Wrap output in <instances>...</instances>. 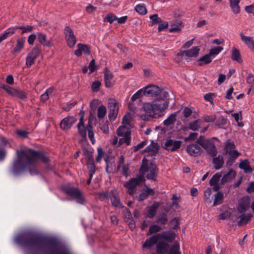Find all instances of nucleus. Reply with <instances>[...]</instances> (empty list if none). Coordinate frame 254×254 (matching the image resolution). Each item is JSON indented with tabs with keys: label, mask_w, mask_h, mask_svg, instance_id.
Here are the masks:
<instances>
[{
	"label": "nucleus",
	"mask_w": 254,
	"mask_h": 254,
	"mask_svg": "<svg viewBox=\"0 0 254 254\" xmlns=\"http://www.w3.org/2000/svg\"><path fill=\"white\" fill-rule=\"evenodd\" d=\"M143 90L144 95L152 100V102L143 104L144 112L152 118L162 117L169 106L168 93L163 88L153 84L144 87Z\"/></svg>",
	"instance_id": "obj_1"
},
{
	"label": "nucleus",
	"mask_w": 254,
	"mask_h": 254,
	"mask_svg": "<svg viewBox=\"0 0 254 254\" xmlns=\"http://www.w3.org/2000/svg\"><path fill=\"white\" fill-rule=\"evenodd\" d=\"M16 154L17 158L13 162L11 169L15 174L22 172L26 169H29L31 175L36 174L37 171L35 169L30 170V167H33L39 160L45 163L49 161L48 157L43 152L27 148L17 150Z\"/></svg>",
	"instance_id": "obj_2"
},
{
	"label": "nucleus",
	"mask_w": 254,
	"mask_h": 254,
	"mask_svg": "<svg viewBox=\"0 0 254 254\" xmlns=\"http://www.w3.org/2000/svg\"><path fill=\"white\" fill-rule=\"evenodd\" d=\"M16 242L29 249L46 250L47 254H70L64 248L53 243H47L40 238L21 235L16 237Z\"/></svg>",
	"instance_id": "obj_3"
},
{
	"label": "nucleus",
	"mask_w": 254,
	"mask_h": 254,
	"mask_svg": "<svg viewBox=\"0 0 254 254\" xmlns=\"http://www.w3.org/2000/svg\"><path fill=\"white\" fill-rule=\"evenodd\" d=\"M176 238V234L171 231H164L153 235L147 239L142 245L144 248H150L156 244L159 240H165L167 242H173Z\"/></svg>",
	"instance_id": "obj_4"
},
{
	"label": "nucleus",
	"mask_w": 254,
	"mask_h": 254,
	"mask_svg": "<svg viewBox=\"0 0 254 254\" xmlns=\"http://www.w3.org/2000/svg\"><path fill=\"white\" fill-rule=\"evenodd\" d=\"M140 173L142 178H143L144 175L146 174V177L147 179L155 181L157 173L156 165L152 162L148 164L147 160L143 159L142 160V165L140 168Z\"/></svg>",
	"instance_id": "obj_5"
},
{
	"label": "nucleus",
	"mask_w": 254,
	"mask_h": 254,
	"mask_svg": "<svg viewBox=\"0 0 254 254\" xmlns=\"http://www.w3.org/2000/svg\"><path fill=\"white\" fill-rule=\"evenodd\" d=\"M67 194L75 199L77 203L83 204L86 202L85 198L80 190L75 187H67L64 190Z\"/></svg>",
	"instance_id": "obj_6"
},
{
	"label": "nucleus",
	"mask_w": 254,
	"mask_h": 254,
	"mask_svg": "<svg viewBox=\"0 0 254 254\" xmlns=\"http://www.w3.org/2000/svg\"><path fill=\"white\" fill-rule=\"evenodd\" d=\"M117 132L119 136L124 137V138L119 140V144H122L125 143L127 145H130L131 130L128 127L126 126H121L118 128Z\"/></svg>",
	"instance_id": "obj_7"
},
{
	"label": "nucleus",
	"mask_w": 254,
	"mask_h": 254,
	"mask_svg": "<svg viewBox=\"0 0 254 254\" xmlns=\"http://www.w3.org/2000/svg\"><path fill=\"white\" fill-rule=\"evenodd\" d=\"M224 150L226 154H229L230 159L234 161L241 155L236 149V146L234 142H231L229 140L224 143Z\"/></svg>",
	"instance_id": "obj_8"
},
{
	"label": "nucleus",
	"mask_w": 254,
	"mask_h": 254,
	"mask_svg": "<svg viewBox=\"0 0 254 254\" xmlns=\"http://www.w3.org/2000/svg\"><path fill=\"white\" fill-rule=\"evenodd\" d=\"M142 181V177L138 176L126 182L124 184V187L127 189V191L129 194L133 195L135 192L136 187Z\"/></svg>",
	"instance_id": "obj_9"
},
{
	"label": "nucleus",
	"mask_w": 254,
	"mask_h": 254,
	"mask_svg": "<svg viewBox=\"0 0 254 254\" xmlns=\"http://www.w3.org/2000/svg\"><path fill=\"white\" fill-rule=\"evenodd\" d=\"M199 143L211 156L215 157L216 156L217 151L213 143L208 140H204Z\"/></svg>",
	"instance_id": "obj_10"
},
{
	"label": "nucleus",
	"mask_w": 254,
	"mask_h": 254,
	"mask_svg": "<svg viewBox=\"0 0 254 254\" xmlns=\"http://www.w3.org/2000/svg\"><path fill=\"white\" fill-rule=\"evenodd\" d=\"M40 54V50L37 47H35L30 52L28 53L26 57V65L27 67L31 66L35 63V59Z\"/></svg>",
	"instance_id": "obj_11"
},
{
	"label": "nucleus",
	"mask_w": 254,
	"mask_h": 254,
	"mask_svg": "<svg viewBox=\"0 0 254 254\" xmlns=\"http://www.w3.org/2000/svg\"><path fill=\"white\" fill-rule=\"evenodd\" d=\"M64 34L68 46L70 48L73 47L76 43V38L71 28L66 27L64 29Z\"/></svg>",
	"instance_id": "obj_12"
},
{
	"label": "nucleus",
	"mask_w": 254,
	"mask_h": 254,
	"mask_svg": "<svg viewBox=\"0 0 254 254\" xmlns=\"http://www.w3.org/2000/svg\"><path fill=\"white\" fill-rule=\"evenodd\" d=\"M143 95H144L143 88L138 90L131 97L132 103H129L128 104V108L130 111L135 112L137 111V108L134 107V102L139 99Z\"/></svg>",
	"instance_id": "obj_13"
},
{
	"label": "nucleus",
	"mask_w": 254,
	"mask_h": 254,
	"mask_svg": "<svg viewBox=\"0 0 254 254\" xmlns=\"http://www.w3.org/2000/svg\"><path fill=\"white\" fill-rule=\"evenodd\" d=\"M76 119L73 117H67L62 120L60 124V127L63 130L68 129L76 122Z\"/></svg>",
	"instance_id": "obj_14"
},
{
	"label": "nucleus",
	"mask_w": 254,
	"mask_h": 254,
	"mask_svg": "<svg viewBox=\"0 0 254 254\" xmlns=\"http://www.w3.org/2000/svg\"><path fill=\"white\" fill-rule=\"evenodd\" d=\"M182 144V141L173 139L168 140L165 143L164 148L171 151L178 149Z\"/></svg>",
	"instance_id": "obj_15"
},
{
	"label": "nucleus",
	"mask_w": 254,
	"mask_h": 254,
	"mask_svg": "<svg viewBox=\"0 0 254 254\" xmlns=\"http://www.w3.org/2000/svg\"><path fill=\"white\" fill-rule=\"evenodd\" d=\"M250 198L246 196L242 198L239 201V206L237 208L238 211L240 213L245 212L250 207Z\"/></svg>",
	"instance_id": "obj_16"
},
{
	"label": "nucleus",
	"mask_w": 254,
	"mask_h": 254,
	"mask_svg": "<svg viewBox=\"0 0 254 254\" xmlns=\"http://www.w3.org/2000/svg\"><path fill=\"white\" fill-rule=\"evenodd\" d=\"M165 240H159L156 243V252L158 254H165L169 249V244Z\"/></svg>",
	"instance_id": "obj_17"
},
{
	"label": "nucleus",
	"mask_w": 254,
	"mask_h": 254,
	"mask_svg": "<svg viewBox=\"0 0 254 254\" xmlns=\"http://www.w3.org/2000/svg\"><path fill=\"white\" fill-rule=\"evenodd\" d=\"M113 73L108 69H106L104 72V82L107 88L112 87L115 84V81L113 79Z\"/></svg>",
	"instance_id": "obj_18"
},
{
	"label": "nucleus",
	"mask_w": 254,
	"mask_h": 254,
	"mask_svg": "<svg viewBox=\"0 0 254 254\" xmlns=\"http://www.w3.org/2000/svg\"><path fill=\"white\" fill-rule=\"evenodd\" d=\"M109 197L111 200L112 205L115 207H120L121 204L119 198L118 192L116 190L110 191Z\"/></svg>",
	"instance_id": "obj_19"
},
{
	"label": "nucleus",
	"mask_w": 254,
	"mask_h": 254,
	"mask_svg": "<svg viewBox=\"0 0 254 254\" xmlns=\"http://www.w3.org/2000/svg\"><path fill=\"white\" fill-rule=\"evenodd\" d=\"M77 46L78 49L74 51V54L76 56H81L83 53L87 55L90 54V49L87 45L82 44H78Z\"/></svg>",
	"instance_id": "obj_20"
},
{
	"label": "nucleus",
	"mask_w": 254,
	"mask_h": 254,
	"mask_svg": "<svg viewBox=\"0 0 254 254\" xmlns=\"http://www.w3.org/2000/svg\"><path fill=\"white\" fill-rule=\"evenodd\" d=\"M37 36L38 41L44 46L51 47L52 46L51 39H47V36L45 34L41 32H38L37 33Z\"/></svg>",
	"instance_id": "obj_21"
},
{
	"label": "nucleus",
	"mask_w": 254,
	"mask_h": 254,
	"mask_svg": "<svg viewBox=\"0 0 254 254\" xmlns=\"http://www.w3.org/2000/svg\"><path fill=\"white\" fill-rule=\"evenodd\" d=\"M200 49L197 47H193L191 49L185 51L183 52L182 55H185L188 58H196L198 55Z\"/></svg>",
	"instance_id": "obj_22"
},
{
	"label": "nucleus",
	"mask_w": 254,
	"mask_h": 254,
	"mask_svg": "<svg viewBox=\"0 0 254 254\" xmlns=\"http://www.w3.org/2000/svg\"><path fill=\"white\" fill-rule=\"evenodd\" d=\"M187 150L190 155L196 156L200 154L201 148L196 144H191L187 147Z\"/></svg>",
	"instance_id": "obj_23"
},
{
	"label": "nucleus",
	"mask_w": 254,
	"mask_h": 254,
	"mask_svg": "<svg viewBox=\"0 0 254 254\" xmlns=\"http://www.w3.org/2000/svg\"><path fill=\"white\" fill-rule=\"evenodd\" d=\"M242 40L247 47L252 51H254V40L251 37L246 36L243 33H240Z\"/></svg>",
	"instance_id": "obj_24"
},
{
	"label": "nucleus",
	"mask_w": 254,
	"mask_h": 254,
	"mask_svg": "<svg viewBox=\"0 0 254 254\" xmlns=\"http://www.w3.org/2000/svg\"><path fill=\"white\" fill-rule=\"evenodd\" d=\"M158 151V146L157 143L151 142L144 150V152H147L148 155L153 156L155 155Z\"/></svg>",
	"instance_id": "obj_25"
},
{
	"label": "nucleus",
	"mask_w": 254,
	"mask_h": 254,
	"mask_svg": "<svg viewBox=\"0 0 254 254\" xmlns=\"http://www.w3.org/2000/svg\"><path fill=\"white\" fill-rule=\"evenodd\" d=\"M221 177V175L220 174L216 173L211 178L210 180V185L211 186H213V189L214 191H217L219 189L218 184Z\"/></svg>",
	"instance_id": "obj_26"
},
{
	"label": "nucleus",
	"mask_w": 254,
	"mask_h": 254,
	"mask_svg": "<svg viewBox=\"0 0 254 254\" xmlns=\"http://www.w3.org/2000/svg\"><path fill=\"white\" fill-rule=\"evenodd\" d=\"M231 59L238 63H242L243 62L239 50L235 47L232 49Z\"/></svg>",
	"instance_id": "obj_27"
},
{
	"label": "nucleus",
	"mask_w": 254,
	"mask_h": 254,
	"mask_svg": "<svg viewBox=\"0 0 254 254\" xmlns=\"http://www.w3.org/2000/svg\"><path fill=\"white\" fill-rule=\"evenodd\" d=\"M212 61V58H211L210 56L207 54L198 59L197 61V64L199 66H202L210 64Z\"/></svg>",
	"instance_id": "obj_28"
},
{
	"label": "nucleus",
	"mask_w": 254,
	"mask_h": 254,
	"mask_svg": "<svg viewBox=\"0 0 254 254\" xmlns=\"http://www.w3.org/2000/svg\"><path fill=\"white\" fill-rule=\"evenodd\" d=\"M86 165L88 169L89 175L90 177L93 176L96 170L94 158L86 160Z\"/></svg>",
	"instance_id": "obj_29"
},
{
	"label": "nucleus",
	"mask_w": 254,
	"mask_h": 254,
	"mask_svg": "<svg viewBox=\"0 0 254 254\" xmlns=\"http://www.w3.org/2000/svg\"><path fill=\"white\" fill-rule=\"evenodd\" d=\"M213 163L214 164V168L216 170H218L222 168L224 164L223 157L221 155H218L217 157L213 158Z\"/></svg>",
	"instance_id": "obj_30"
},
{
	"label": "nucleus",
	"mask_w": 254,
	"mask_h": 254,
	"mask_svg": "<svg viewBox=\"0 0 254 254\" xmlns=\"http://www.w3.org/2000/svg\"><path fill=\"white\" fill-rule=\"evenodd\" d=\"M77 128L79 133L83 137V138H85L86 135V130H87V127L85 128L84 126L82 118L80 119L79 122L77 125Z\"/></svg>",
	"instance_id": "obj_31"
},
{
	"label": "nucleus",
	"mask_w": 254,
	"mask_h": 254,
	"mask_svg": "<svg viewBox=\"0 0 254 254\" xmlns=\"http://www.w3.org/2000/svg\"><path fill=\"white\" fill-rule=\"evenodd\" d=\"M159 206L158 202L153 204L148 209L147 212V216L148 218H152L156 214V210Z\"/></svg>",
	"instance_id": "obj_32"
},
{
	"label": "nucleus",
	"mask_w": 254,
	"mask_h": 254,
	"mask_svg": "<svg viewBox=\"0 0 254 254\" xmlns=\"http://www.w3.org/2000/svg\"><path fill=\"white\" fill-rule=\"evenodd\" d=\"M25 42V38L22 37L18 39L16 41V45L13 50V52H19L23 48Z\"/></svg>",
	"instance_id": "obj_33"
},
{
	"label": "nucleus",
	"mask_w": 254,
	"mask_h": 254,
	"mask_svg": "<svg viewBox=\"0 0 254 254\" xmlns=\"http://www.w3.org/2000/svg\"><path fill=\"white\" fill-rule=\"evenodd\" d=\"M239 167L243 169L246 173H251L253 171L248 160L242 161L239 164Z\"/></svg>",
	"instance_id": "obj_34"
},
{
	"label": "nucleus",
	"mask_w": 254,
	"mask_h": 254,
	"mask_svg": "<svg viewBox=\"0 0 254 254\" xmlns=\"http://www.w3.org/2000/svg\"><path fill=\"white\" fill-rule=\"evenodd\" d=\"M178 112H175L171 114L164 121V125L168 126L173 124L176 121V117Z\"/></svg>",
	"instance_id": "obj_35"
},
{
	"label": "nucleus",
	"mask_w": 254,
	"mask_h": 254,
	"mask_svg": "<svg viewBox=\"0 0 254 254\" xmlns=\"http://www.w3.org/2000/svg\"><path fill=\"white\" fill-rule=\"evenodd\" d=\"M230 4L233 12L235 14H238L240 11L239 3L240 0H229Z\"/></svg>",
	"instance_id": "obj_36"
},
{
	"label": "nucleus",
	"mask_w": 254,
	"mask_h": 254,
	"mask_svg": "<svg viewBox=\"0 0 254 254\" xmlns=\"http://www.w3.org/2000/svg\"><path fill=\"white\" fill-rule=\"evenodd\" d=\"M109 111H119V104L117 101L114 99H110L108 102Z\"/></svg>",
	"instance_id": "obj_37"
},
{
	"label": "nucleus",
	"mask_w": 254,
	"mask_h": 254,
	"mask_svg": "<svg viewBox=\"0 0 254 254\" xmlns=\"http://www.w3.org/2000/svg\"><path fill=\"white\" fill-rule=\"evenodd\" d=\"M202 122L200 120H195L189 124V127L192 130H197L200 127Z\"/></svg>",
	"instance_id": "obj_38"
},
{
	"label": "nucleus",
	"mask_w": 254,
	"mask_h": 254,
	"mask_svg": "<svg viewBox=\"0 0 254 254\" xmlns=\"http://www.w3.org/2000/svg\"><path fill=\"white\" fill-rule=\"evenodd\" d=\"M236 175V172L234 170L231 169L227 174L223 176L222 179V181L224 182L230 181L235 177Z\"/></svg>",
	"instance_id": "obj_39"
},
{
	"label": "nucleus",
	"mask_w": 254,
	"mask_h": 254,
	"mask_svg": "<svg viewBox=\"0 0 254 254\" xmlns=\"http://www.w3.org/2000/svg\"><path fill=\"white\" fill-rule=\"evenodd\" d=\"M223 50V48L221 46L216 47L210 49L208 54L211 58H213L218 55Z\"/></svg>",
	"instance_id": "obj_40"
},
{
	"label": "nucleus",
	"mask_w": 254,
	"mask_h": 254,
	"mask_svg": "<svg viewBox=\"0 0 254 254\" xmlns=\"http://www.w3.org/2000/svg\"><path fill=\"white\" fill-rule=\"evenodd\" d=\"M223 199V194L221 192H218L215 195L213 205L216 206L222 203Z\"/></svg>",
	"instance_id": "obj_41"
},
{
	"label": "nucleus",
	"mask_w": 254,
	"mask_h": 254,
	"mask_svg": "<svg viewBox=\"0 0 254 254\" xmlns=\"http://www.w3.org/2000/svg\"><path fill=\"white\" fill-rule=\"evenodd\" d=\"M162 230V228L156 225L153 224L150 226L148 232L147 233V235L149 236L152 235V234L157 233V232L160 231Z\"/></svg>",
	"instance_id": "obj_42"
},
{
	"label": "nucleus",
	"mask_w": 254,
	"mask_h": 254,
	"mask_svg": "<svg viewBox=\"0 0 254 254\" xmlns=\"http://www.w3.org/2000/svg\"><path fill=\"white\" fill-rule=\"evenodd\" d=\"M82 151L83 154L86 156V160L89 159L91 158H93L92 153H93V149L89 147L88 148L83 147Z\"/></svg>",
	"instance_id": "obj_43"
},
{
	"label": "nucleus",
	"mask_w": 254,
	"mask_h": 254,
	"mask_svg": "<svg viewBox=\"0 0 254 254\" xmlns=\"http://www.w3.org/2000/svg\"><path fill=\"white\" fill-rule=\"evenodd\" d=\"M180 246L178 243H175L170 248L168 254H181L180 251Z\"/></svg>",
	"instance_id": "obj_44"
},
{
	"label": "nucleus",
	"mask_w": 254,
	"mask_h": 254,
	"mask_svg": "<svg viewBox=\"0 0 254 254\" xmlns=\"http://www.w3.org/2000/svg\"><path fill=\"white\" fill-rule=\"evenodd\" d=\"M135 11L141 15H145L147 13V10L143 4H137L135 7Z\"/></svg>",
	"instance_id": "obj_45"
},
{
	"label": "nucleus",
	"mask_w": 254,
	"mask_h": 254,
	"mask_svg": "<svg viewBox=\"0 0 254 254\" xmlns=\"http://www.w3.org/2000/svg\"><path fill=\"white\" fill-rule=\"evenodd\" d=\"M53 90L54 88L52 87L47 89L45 92L40 96L41 101L45 102L49 98V94H51L53 92Z\"/></svg>",
	"instance_id": "obj_46"
},
{
	"label": "nucleus",
	"mask_w": 254,
	"mask_h": 254,
	"mask_svg": "<svg viewBox=\"0 0 254 254\" xmlns=\"http://www.w3.org/2000/svg\"><path fill=\"white\" fill-rule=\"evenodd\" d=\"M106 114V108L104 106H100L97 111V116L98 118H103Z\"/></svg>",
	"instance_id": "obj_47"
},
{
	"label": "nucleus",
	"mask_w": 254,
	"mask_h": 254,
	"mask_svg": "<svg viewBox=\"0 0 254 254\" xmlns=\"http://www.w3.org/2000/svg\"><path fill=\"white\" fill-rule=\"evenodd\" d=\"M87 129L88 132V137L90 139V141H91V143L92 144H94L95 142V139L94 137V133L92 130V127L91 125H89L87 127Z\"/></svg>",
	"instance_id": "obj_48"
},
{
	"label": "nucleus",
	"mask_w": 254,
	"mask_h": 254,
	"mask_svg": "<svg viewBox=\"0 0 254 254\" xmlns=\"http://www.w3.org/2000/svg\"><path fill=\"white\" fill-rule=\"evenodd\" d=\"M239 218H240V220L238 222V224L239 225H242L247 224L250 220L251 217L250 216H246L245 215H243L239 217Z\"/></svg>",
	"instance_id": "obj_49"
},
{
	"label": "nucleus",
	"mask_w": 254,
	"mask_h": 254,
	"mask_svg": "<svg viewBox=\"0 0 254 254\" xmlns=\"http://www.w3.org/2000/svg\"><path fill=\"white\" fill-rule=\"evenodd\" d=\"M150 19L153 24H159L162 22V19L156 14L150 15Z\"/></svg>",
	"instance_id": "obj_50"
},
{
	"label": "nucleus",
	"mask_w": 254,
	"mask_h": 254,
	"mask_svg": "<svg viewBox=\"0 0 254 254\" xmlns=\"http://www.w3.org/2000/svg\"><path fill=\"white\" fill-rule=\"evenodd\" d=\"M202 119L205 123L213 122L216 119V116L215 115H205L202 117Z\"/></svg>",
	"instance_id": "obj_51"
},
{
	"label": "nucleus",
	"mask_w": 254,
	"mask_h": 254,
	"mask_svg": "<svg viewBox=\"0 0 254 254\" xmlns=\"http://www.w3.org/2000/svg\"><path fill=\"white\" fill-rule=\"evenodd\" d=\"M227 123V120L223 116H220L218 120L215 123V125L219 127H222V126Z\"/></svg>",
	"instance_id": "obj_52"
},
{
	"label": "nucleus",
	"mask_w": 254,
	"mask_h": 254,
	"mask_svg": "<svg viewBox=\"0 0 254 254\" xmlns=\"http://www.w3.org/2000/svg\"><path fill=\"white\" fill-rule=\"evenodd\" d=\"M18 29H20L22 30V34L25 33H28L31 32L33 29V27L32 26L30 25H27L26 26H17Z\"/></svg>",
	"instance_id": "obj_53"
},
{
	"label": "nucleus",
	"mask_w": 254,
	"mask_h": 254,
	"mask_svg": "<svg viewBox=\"0 0 254 254\" xmlns=\"http://www.w3.org/2000/svg\"><path fill=\"white\" fill-rule=\"evenodd\" d=\"M0 87L3 89L8 94L11 96H13L15 92L16 89L11 88L8 86L2 85Z\"/></svg>",
	"instance_id": "obj_54"
},
{
	"label": "nucleus",
	"mask_w": 254,
	"mask_h": 254,
	"mask_svg": "<svg viewBox=\"0 0 254 254\" xmlns=\"http://www.w3.org/2000/svg\"><path fill=\"white\" fill-rule=\"evenodd\" d=\"M13 96L17 97L20 99H24L26 98V94L23 91L16 89L15 92Z\"/></svg>",
	"instance_id": "obj_55"
},
{
	"label": "nucleus",
	"mask_w": 254,
	"mask_h": 254,
	"mask_svg": "<svg viewBox=\"0 0 254 254\" xmlns=\"http://www.w3.org/2000/svg\"><path fill=\"white\" fill-rule=\"evenodd\" d=\"M98 154L96 158V161L97 163H100L102 157L104 156V152L101 148H98L97 149Z\"/></svg>",
	"instance_id": "obj_56"
},
{
	"label": "nucleus",
	"mask_w": 254,
	"mask_h": 254,
	"mask_svg": "<svg viewBox=\"0 0 254 254\" xmlns=\"http://www.w3.org/2000/svg\"><path fill=\"white\" fill-rule=\"evenodd\" d=\"M168 221V218L166 214H163L157 220V222L161 225H165Z\"/></svg>",
	"instance_id": "obj_57"
},
{
	"label": "nucleus",
	"mask_w": 254,
	"mask_h": 254,
	"mask_svg": "<svg viewBox=\"0 0 254 254\" xmlns=\"http://www.w3.org/2000/svg\"><path fill=\"white\" fill-rule=\"evenodd\" d=\"M117 19V17L112 13L108 14L105 18V20L107 21L108 22H109L110 23H112L114 21H116Z\"/></svg>",
	"instance_id": "obj_58"
},
{
	"label": "nucleus",
	"mask_w": 254,
	"mask_h": 254,
	"mask_svg": "<svg viewBox=\"0 0 254 254\" xmlns=\"http://www.w3.org/2000/svg\"><path fill=\"white\" fill-rule=\"evenodd\" d=\"M101 85V82L98 81L93 82L91 85V88L93 91L97 92L99 90V87Z\"/></svg>",
	"instance_id": "obj_59"
},
{
	"label": "nucleus",
	"mask_w": 254,
	"mask_h": 254,
	"mask_svg": "<svg viewBox=\"0 0 254 254\" xmlns=\"http://www.w3.org/2000/svg\"><path fill=\"white\" fill-rule=\"evenodd\" d=\"M192 113V109L189 107H185L183 109V114L185 118L189 117Z\"/></svg>",
	"instance_id": "obj_60"
},
{
	"label": "nucleus",
	"mask_w": 254,
	"mask_h": 254,
	"mask_svg": "<svg viewBox=\"0 0 254 254\" xmlns=\"http://www.w3.org/2000/svg\"><path fill=\"white\" fill-rule=\"evenodd\" d=\"M212 193V190L211 188L207 189L204 192V197L206 200H210V196Z\"/></svg>",
	"instance_id": "obj_61"
},
{
	"label": "nucleus",
	"mask_w": 254,
	"mask_h": 254,
	"mask_svg": "<svg viewBox=\"0 0 254 254\" xmlns=\"http://www.w3.org/2000/svg\"><path fill=\"white\" fill-rule=\"evenodd\" d=\"M36 37L37 38V34L35 35L34 34H32L30 35L27 39V42L28 44L30 45H32L34 44V41L35 40Z\"/></svg>",
	"instance_id": "obj_62"
},
{
	"label": "nucleus",
	"mask_w": 254,
	"mask_h": 254,
	"mask_svg": "<svg viewBox=\"0 0 254 254\" xmlns=\"http://www.w3.org/2000/svg\"><path fill=\"white\" fill-rule=\"evenodd\" d=\"M131 120V116L129 114L126 115L123 119V122L124 124L129 125Z\"/></svg>",
	"instance_id": "obj_63"
},
{
	"label": "nucleus",
	"mask_w": 254,
	"mask_h": 254,
	"mask_svg": "<svg viewBox=\"0 0 254 254\" xmlns=\"http://www.w3.org/2000/svg\"><path fill=\"white\" fill-rule=\"evenodd\" d=\"M170 225L173 229H177L179 227V221L177 218H174L170 221Z\"/></svg>",
	"instance_id": "obj_64"
}]
</instances>
